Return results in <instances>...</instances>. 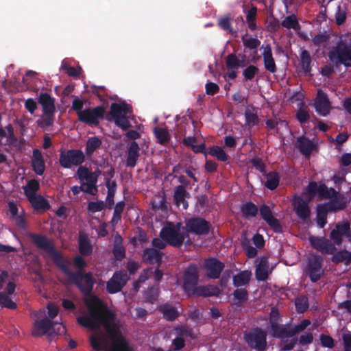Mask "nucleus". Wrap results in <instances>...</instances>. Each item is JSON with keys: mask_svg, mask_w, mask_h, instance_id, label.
Masks as SVG:
<instances>
[{"mask_svg": "<svg viewBox=\"0 0 351 351\" xmlns=\"http://www.w3.org/2000/svg\"><path fill=\"white\" fill-rule=\"evenodd\" d=\"M32 239L38 248L45 250L51 256L53 263L68 277L69 282L75 285L83 295L91 294L95 283L91 272L73 271L69 268L71 261L65 258L45 236L33 234Z\"/></svg>", "mask_w": 351, "mask_h": 351, "instance_id": "obj_1", "label": "nucleus"}, {"mask_svg": "<svg viewBox=\"0 0 351 351\" xmlns=\"http://www.w3.org/2000/svg\"><path fill=\"white\" fill-rule=\"evenodd\" d=\"M115 319V314L108 307L104 308V316L97 321V326L93 330L98 328L103 325L106 332L108 334L111 340L114 343L115 348L113 350H109L108 342L106 338L98 337L92 335L90 337V344L92 348L95 351H117V348H124L127 346V343L121 334L119 326L113 322Z\"/></svg>", "mask_w": 351, "mask_h": 351, "instance_id": "obj_2", "label": "nucleus"}, {"mask_svg": "<svg viewBox=\"0 0 351 351\" xmlns=\"http://www.w3.org/2000/svg\"><path fill=\"white\" fill-rule=\"evenodd\" d=\"M199 272L195 264H190L183 275V289L189 296L210 297L218 295L220 290L217 286H198Z\"/></svg>", "mask_w": 351, "mask_h": 351, "instance_id": "obj_3", "label": "nucleus"}, {"mask_svg": "<svg viewBox=\"0 0 351 351\" xmlns=\"http://www.w3.org/2000/svg\"><path fill=\"white\" fill-rule=\"evenodd\" d=\"M85 304L88 307V315L79 316L77 322L80 326L93 330L97 326V321L104 316V308L106 307L102 301L95 294L84 295Z\"/></svg>", "mask_w": 351, "mask_h": 351, "instance_id": "obj_4", "label": "nucleus"}, {"mask_svg": "<svg viewBox=\"0 0 351 351\" xmlns=\"http://www.w3.org/2000/svg\"><path fill=\"white\" fill-rule=\"evenodd\" d=\"M329 60L335 68L343 65L351 67V41L340 39L328 53Z\"/></svg>", "mask_w": 351, "mask_h": 351, "instance_id": "obj_5", "label": "nucleus"}, {"mask_svg": "<svg viewBox=\"0 0 351 351\" xmlns=\"http://www.w3.org/2000/svg\"><path fill=\"white\" fill-rule=\"evenodd\" d=\"M182 223L178 222L176 224L173 222H169L165 226L160 232V237L165 241L169 245L180 247L184 243L185 235L181 232L184 230Z\"/></svg>", "mask_w": 351, "mask_h": 351, "instance_id": "obj_6", "label": "nucleus"}, {"mask_svg": "<svg viewBox=\"0 0 351 351\" xmlns=\"http://www.w3.org/2000/svg\"><path fill=\"white\" fill-rule=\"evenodd\" d=\"M85 161V155L81 149H71L65 152L60 150L59 163L64 169H71L73 166H82Z\"/></svg>", "mask_w": 351, "mask_h": 351, "instance_id": "obj_7", "label": "nucleus"}, {"mask_svg": "<svg viewBox=\"0 0 351 351\" xmlns=\"http://www.w3.org/2000/svg\"><path fill=\"white\" fill-rule=\"evenodd\" d=\"M244 339L247 345L258 351H265L267 348V333L256 327L244 333Z\"/></svg>", "mask_w": 351, "mask_h": 351, "instance_id": "obj_8", "label": "nucleus"}, {"mask_svg": "<svg viewBox=\"0 0 351 351\" xmlns=\"http://www.w3.org/2000/svg\"><path fill=\"white\" fill-rule=\"evenodd\" d=\"M323 261V258L318 254H312L308 258L304 272L312 282H317L324 275Z\"/></svg>", "mask_w": 351, "mask_h": 351, "instance_id": "obj_9", "label": "nucleus"}, {"mask_svg": "<svg viewBox=\"0 0 351 351\" xmlns=\"http://www.w3.org/2000/svg\"><path fill=\"white\" fill-rule=\"evenodd\" d=\"M210 223L205 219L199 217H193L185 222L183 230L189 234L192 233L198 236L207 235L210 230Z\"/></svg>", "mask_w": 351, "mask_h": 351, "instance_id": "obj_10", "label": "nucleus"}, {"mask_svg": "<svg viewBox=\"0 0 351 351\" xmlns=\"http://www.w3.org/2000/svg\"><path fill=\"white\" fill-rule=\"evenodd\" d=\"M76 174L80 182H84L86 181L83 192L95 195L98 191L97 176L92 173L88 168L85 166L79 167Z\"/></svg>", "mask_w": 351, "mask_h": 351, "instance_id": "obj_11", "label": "nucleus"}, {"mask_svg": "<svg viewBox=\"0 0 351 351\" xmlns=\"http://www.w3.org/2000/svg\"><path fill=\"white\" fill-rule=\"evenodd\" d=\"M106 110L103 106H98L94 108H86L80 112L78 121L90 126H97L99 120L103 119Z\"/></svg>", "mask_w": 351, "mask_h": 351, "instance_id": "obj_12", "label": "nucleus"}, {"mask_svg": "<svg viewBox=\"0 0 351 351\" xmlns=\"http://www.w3.org/2000/svg\"><path fill=\"white\" fill-rule=\"evenodd\" d=\"M343 237H346L348 240L351 238L350 223L348 221L337 223L330 232V239L335 245H341Z\"/></svg>", "mask_w": 351, "mask_h": 351, "instance_id": "obj_13", "label": "nucleus"}, {"mask_svg": "<svg viewBox=\"0 0 351 351\" xmlns=\"http://www.w3.org/2000/svg\"><path fill=\"white\" fill-rule=\"evenodd\" d=\"M309 242L313 248L323 254H333L337 251L333 241L324 237L311 236L309 237Z\"/></svg>", "mask_w": 351, "mask_h": 351, "instance_id": "obj_14", "label": "nucleus"}, {"mask_svg": "<svg viewBox=\"0 0 351 351\" xmlns=\"http://www.w3.org/2000/svg\"><path fill=\"white\" fill-rule=\"evenodd\" d=\"M224 267V263L215 257H210L204 260V268L206 276L210 279L219 278Z\"/></svg>", "mask_w": 351, "mask_h": 351, "instance_id": "obj_15", "label": "nucleus"}, {"mask_svg": "<svg viewBox=\"0 0 351 351\" xmlns=\"http://www.w3.org/2000/svg\"><path fill=\"white\" fill-rule=\"evenodd\" d=\"M314 107L316 112L320 116L326 117L330 112L331 103L326 93L319 89L314 100Z\"/></svg>", "mask_w": 351, "mask_h": 351, "instance_id": "obj_16", "label": "nucleus"}, {"mask_svg": "<svg viewBox=\"0 0 351 351\" xmlns=\"http://www.w3.org/2000/svg\"><path fill=\"white\" fill-rule=\"evenodd\" d=\"M261 218L269 225V226L276 232L282 233V226L280 221L274 217L270 207L266 204H263L259 208Z\"/></svg>", "mask_w": 351, "mask_h": 351, "instance_id": "obj_17", "label": "nucleus"}, {"mask_svg": "<svg viewBox=\"0 0 351 351\" xmlns=\"http://www.w3.org/2000/svg\"><path fill=\"white\" fill-rule=\"evenodd\" d=\"M126 275L121 271H115L107 282L106 291L110 294L119 292L126 285Z\"/></svg>", "mask_w": 351, "mask_h": 351, "instance_id": "obj_18", "label": "nucleus"}, {"mask_svg": "<svg viewBox=\"0 0 351 351\" xmlns=\"http://www.w3.org/2000/svg\"><path fill=\"white\" fill-rule=\"evenodd\" d=\"M272 269H269L268 258L263 256L261 258L258 264L256 267L255 276L258 281H266L269 275L271 274Z\"/></svg>", "mask_w": 351, "mask_h": 351, "instance_id": "obj_19", "label": "nucleus"}, {"mask_svg": "<svg viewBox=\"0 0 351 351\" xmlns=\"http://www.w3.org/2000/svg\"><path fill=\"white\" fill-rule=\"evenodd\" d=\"M293 208L297 216L303 221L308 220L311 215V210L307 201L298 197L293 203Z\"/></svg>", "mask_w": 351, "mask_h": 351, "instance_id": "obj_20", "label": "nucleus"}, {"mask_svg": "<svg viewBox=\"0 0 351 351\" xmlns=\"http://www.w3.org/2000/svg\"><path fill=\"white\" fill-rule=\"evenodd\" d=\"M17 141L14 128L8 124L5 128L0 126V145H12Z\"/></svg>", "mask_w": 351, "mask_h": 351, "instance_id": "obj_21", "label": "nucleus"}, {"mask_svg": "<svg viewBox=\"0 0 351 351\" xmlns=\"http://www.w3.org/2000/svg\"><path fill=\"white\" fill-rule=\"evenodd\" d=\"M52 328H53V322L47 317L43 318L35 322L32 334L34 337H40L51 331Z\"/></svg>", "mask_w": 351, "mask_h": 351, "instance_id": "obj_22", "label": "nucleus"}, {"mask_svg": "<svg viewBox=\"0 0 351 351\" xmlns=\"http://www.w3.org/2000/svg\"><path fill=\"white\" fill-rule=\"evenodd\" d=\"M162 258V253L154 247H147L143 250L142 260L145 263L160 265Z\"/></svg>", "mask_w": 351, "mask_h": 351, "instance_id": "obj_23", "label": "nucleus"}, {"mask_svg": "<svg viewBox=\"0 0 351 351\" xmlns=\"http://www.w3.org/2000/svg\"><path fill=\"white\" fill-rule=\"evenodd\" d=\"M32 168L38 176L43 175L45 171V162L41 152L38 149L33 150L32 158Z\"/></svg>", "mask_w": 351, "mask_h": 351, "instance_id": "obj_24", "label": "nucleus"}, {"mask_svg": "<svg viewBox=\"0 0 351 351\" xmlns=\"http://www.w3.org/2000/svg\"><path fill=\"white\" fill-rule=\"evenodd\" d=\"M38 103L42 106L43 112H56L55 98L47 93H40L38 98Z\"/></svg>", "mask_w": 351, "mask_h": 351, "instance_id": "obj_25", "label": "nucleus"}, {"mask_svg": "<svg viewBox=\"0 0 351 351\" xmlns=\"http://www.w3.org/2000/svg\"><path fill=\"white\" fill-rule=\"evenodd\" d=\"M263 49V58L265 69L271 73H275L277 71V66L273 57L271 47L269 45H267Z\"/></svg>", "mask_w": 351, "mask_h": 351, "instance_id": "obj_26", "label": "nucleus"}, {"mask_svg": "<svg viewBox=\"0 0 351 351\" xmlns=\"http://www.w3.org/2000/svg\"><path fill=\"white\" fill-rule=\"evenodd\" d=\"M190 194L186 191L183 185H178L174 189L173 199L178 206H182L183 209L186 210L189 207L186 198H189Z\"/></svg>", "mask_w": 351, "mask_h": 351, "instance_id": "obj_27", "label": "nucleus"}, {"mask_svg": "<svg viewBox=\"0 0 351 351\" xmlns=\"http://www.w3.org/2000/svg\"><path fill=\"white\" fill-rule=\"evenodd\" d=\"M296 147L306 157H309L312 152L315 149V145L304 136L297 138Z\"/></svg>", "mask_w": 351, "mask_h": 351, "instance_id": "obj_28", "label": "nucleus"}, {"mask_svg": "<svg viewBox=\"0 0 351 351\" xmlns=\"http://www.w3.org/2000/svg\"><path fill=\"white\" fill-rule=\"evenodd\" d=\"M271 335L274 338L284 339L292 337L291 324H278L276 326L271 328Z\"/></svg>", "mask_w": 351, "mask_h": 351, "instance_id": "obj_29", "label": "nucleus"}, {"mask_svg": "<svg viewBox=\"0 0 351 351\" xmlns=\"http://www.w3.org/2000/svg\"><path fill=\"white\" fill-rule=\"evenodd\" d=\"M248 291L245 288H237L232 293L231 304L241 308L248 300Z\"/></svg>", "mask_w": 351, "mask_h": 351, "instance_id": "obj_30", "label": "nucleus"}, {"mask_svg": "<svg viewBox=\"0 0 351 351\" xmlns=\"http://www.w3.org/2000/svg\"><path fill=\"white\" fill-rule=\"evenodd\" d=\"M140 147L136 141H132L128 148V154L126 160V165L130 167H134L140 156Z\"/></svg>", "mask_w": 351, "mask_h": 351, "instance_id": "obj_31", "label": "nucleus"}, {"mask_svg": "<svg viewBox=\"0 0 351 351\" xmlns=\"http://www.w3.org/2000/svg\"><path fill=\"white\" fill-rule=\"evenodd\" d=\"M252 274L248 270L240 271L232 278V284L235 287L239 288L247 285L250 281Z\"/></svg>", "mask_w": 351, "mask_h": 351, "instance_id": "obj_32", "label": "nucleus"}, {"mask_svg": "<svg viewBox=\"0 0 351 351\" xmlns=\"http://www.w3.org/2000/svg\"><path fill=\"white\" fill-rule=\"evenodd\" d=\"M330 212H337L344 210L347 206V203L343 197L338 196L332 198L328 203L324 204Z\"/></svg>", "mask_w": 351, "mask_h": 351, "instance_id": "obj_33", "label": "nucleus"}, {"mask_svg": "<svg viewBox=\"0 0 351 351\" xmlns=\"http://www.w3.org/2000/svg\"><path fill=\"white\" fill-rule=\"evenodd\" d=\"M27 199L31 203L32 207L36 210H43L45 211L50 208L49 202L40 195H34Z\"/></svg>", "mask_w": 351, "mask_h": 351, "instance_id": "obj_34", "label": "nucleus"}, {"mask_svg": "<svg viewBox=\"0 0 351 351\" xmlns=\"http://www.w3.org/2000/svg\"><path fill=\"white\" fill-rule=\"evenodd\" d=\"M79 252L82 256H90L93 253V246L86 234H80L79 237Z\"/></svg>", "mask_w": 351, "mask_h": 351, "instance_id": "obj_35", "label": "nucleus"}, {"mask_svg": "<svg viewBox=\"0 0 351 351\" xmlns=\"http://www.w3.org/2000/svg\"><path fill=\"white\" fill-rule=\"evenodd\" d=\"M132 113V108L125 102L121 104L112 103L110 106V114H125L128 115Z\"/></svg>", "mask_w": 351, "mask_h": 351, "instance_id": "obj_36", "label": "nucleus"}, {"mask_svg": "<svg viewBox=\"0 0 351 351\" xmlns=\"http://www.w3.org/2000/svg\"><path fill=\"white\" fill-rule=\"evenodd\" d=\"M232 16L230 14H225L217 19V25L219 28L230 34L237 33L232 26Z\"/></svg>", "mask_w": 351, "mask_h": 351, "instance_id": "obj_37", "label": "nucleus"}, {"mask_svg": "<svg viewBox=\"0 0 351 351\" xmlns=\"http://www.w3.org/2000/svg\"><path fill=\"white\" fill-rule=\"evenodd\" d=\"M105 184L108 189L106 199V206L108 208L110 209L114 204V197L117 191V184L116 181H110L109 179H106Z\"/></svg>", "mask_w": 351, "mask_h": 351, "instance_id": "obj_38", "label": "nucleus"}, {"mask_svg": "<svg viewBox=\"0 0 351 351\" xmlns=\"http://www.w3.org/2000/svg\"><path fill=\"white\" fill-rule=\"evenodd\" d=\"M332 255L331 261L336 265L343 262L346 265L351 263V254L346 249L336 251Z\"/></svg>", "mask_w": 351, "mask_h": 351, "instance_id": "obj_39", "label": "nucleus"}, {"mask_svg": "<svg viewBox=\"0 0 351 351\" xmlns=\"http://www.w3.org/2000/svg\"><path fill=\"white\" fill-rule=\"evenodd\" d=\"M241 212L244 218L250 219L257 215L258 208L253 202H247L241 206Z\"/></svg>", "mask_w": 351, "mask_h": 351, "instance_id": "obj_40", "label": "nucleus"}, {"mask_svg": "<svg viewBox=\"0 0 351 351\" xmlns=\"http://www.w3.org/2000/svg\"><path fill=\"white\" fill-rule=\"evenodd\" d=\"M264 176L266 177L267 180L265 182V186L271 190H275L279 185L280 176L276 171H270L265 173Z\"/></svg>", "mask_w": 351, "mask_h": 351, "instance_id": "obj_41", "label": "nucleus"}, {"mask_svg": "<svg viewBox=\"0 0 351 351\" xmlns=\"http://www.w3.org/2000/svg\"><path fill=\"white\" fill-rule=\"evenodd\" d=\"M160 311L162 313L163 317L167 321L172 322L179 316L177 309L170 304H166L161 306Z\"/></svg>", "mask_w": 351, "mask_h": 351, "instance_id": "obj_42", "label": "nucleus"}, {"mask_svg": "<svg viewBox=\"0 0 351 351\" xmlns=\"http://www.w3.org/2000/svg\"><path fill=\"white\" fill-rule=\"evenodd\" d=\"M281 26L287 28V29H293L296 32L300 30L301 29V25L298 22V18L294 14L287 16L282 21Z\"/></svg>", "mask_w": 351, "mask_h": 351, "instance_id": "obj_43", "label": "nucleus"}, {"mask_svg": "<svg viewBox=\"0 0 351 351\" xmlns=\"http://www.w3.org/2000/svg\"><path fill=\"white\" fill-rule=\"evenodd\" d=\"M102 144L98 136L89 137L86 143L85 153L87 156H91L95 151L99 149Z\"/></svg>", "mask_w": 351, "mask_h": 351, "instance_id": "obj_44", "label": "nucleus"}, {"mask_svg": "<svg viewBox=\"0 0 351 351\" xmlns=\"http://www.w3.org/2000/svg\"><path fill=\"white\" fill-rule=\"evenodd\" d=\"M300 58V65L303 71L306 74L310 73L312 69V58L310 53L306 49H304L301 51Z\"/></svg>", "mask_w": 351, "mask_h": 351, "instance_id": "obj_45", "label": "nucleus"}, {"mask_svg": "<svg viewBox=\"0 0 351 351\" xmlns=\"http://www.w3.org/2000/svg\"><path fill=\"white\" fill-rule=\"evenodd\" d=\"M24 194L27 198L36 195V192L40 189V184L36 179L29 180L25 186H23Z\"/></svg>", "mask_w": 351, "mask_h": 351, "instance_id": "obj_46", "label": "nucleus"}, {"mask_svg": "<svg viewBox=\"0 0 351 351\" xmlns=\"http://www.w3.org/2000/svg\"><path fill=\"white\" fill-rule=\"evenodd\" d=\"M55 121V112H43L40 118L36 121L38 126L41 128H47L53 125Z\"/></svg>", "mask_w": 351, "mask_h": 351, "instance_id": "obj_47", "label": "nucleus"}, {"mask_svg": "<svg viewBox=\"0 0 351 351\" xmlns=\"http://www.w3.org/2000/svg\"><path fill=\"white\" fill-rule=\"evenodd\" d=\"M295 306L298 313H303L308 309V298L305 295H299L295 299Z\"/></svg>", "mask_w": 351, "mask_h": 351, "instance_id": "obj_48", "label": "nucleus"}, {"mask_svg": "<svg viewBox=\"0 0 351 351\" xmlns=\"http://www.w3.org/2000/svg\"><path fill=\"white\" fill-rule=\"evenodd\" d=\"M226 65L228 69L236 70L244 66L243 60H239L234 53H230L226 57Z\"/></svg>", "mask_w": 351, "mask_h": 351, "instance_id": "obj_49", "label": "nucleus"}, {"mask_svg": "<svg viewBox=\"0 0 351 351\" xmlns=\"http://www.w3.org/2000/svg\"><path fill=\"white\" fill-rule=\"evenodd\" d=\"M330 212L324 204H319L317 208V223L319 227L324 228L327 223V214Z\"/></svg>", "mask_w": 351, "mask_h": 351, "instance_id": "obj_50", "label": "nucleus"}, {"mask_svg": "<svg viewBox=\"0 0 351 351\" xmlns=\"http://www.w3.org/2000/svg\"><path fill=\"white\" fill-rule=\"evenodd\" d=\"M174 331L177 336L181 337L182 338H196V335H195L193 328H190L186 325L178 326L174 328Z\"/></svg>", "mask_w": 351, "mask_h": 351, "instance_id": "obj_51", "label": "nucleus"}, {"mask_svg": "<svg viewBox=\"0 0 351 351\" xmlns=\"http://www.w3.org/2000/svg\"><path fill=\"white\" fill-rule=\"evenodd\" d=\"M112 117L114 123L121 128L123 130H127L130 128L131 123L128 119V117L125 114H110Z\"/></svg>", "mask_w": 351, "mask_h": 351, "instance_id": "obj_52", "label": "nucleus"}, {"mask_svg": "<svg viewBox=\"0 0 351 351\" xmlns=\"http://www.w3.org/2000/svg\"><path fill=\"white\" fill-rule=\"evenodd\" d=\"M154 132L160 144L165 145L170 141L171 136L166 129L156 127L154 128Z\"/></svg>", "mask_w": 351, "mask_h": 351, "instance_id": "obj_53", "label": "nucleus"}, {"mask_svg": "<svg viewBox=\"0 0 351 351\" xmlns=\"http://www.w3.org/2000/svg\"><path fill=\"white\" fill-rule=\"evenodd\" d=\"M208 154L222 162H226L228 160V155L221 147L217 145L212 146L208 151Z\"/></svg>", "mask_w": 351, "mask_h": 351, "instance_id": "obj_54", "label": "nucleus"}, {"mask_svg": "<svg viewBox=\"0 0 351 351\" xmlns=\"http://www.w3.org/2000/svg\"><path fill=\"white\" fill-rule=\"evenodd\" d=\"M310 324L311 321L307 319H302L301 322L297 325H293L291 324L292 337H294L297 334L304 331Z\"/></svg>", "mask_w": 351, "mask_h": 351, "instance_id": "obj_55", "label": "nucleus"}, {"mask_svg": "<svg viewBox=\"0 0 351 351\" xmlns=\"http://www.w3.org/2000/svg\"><path fill=\"white\" fill-rule=\"evenodd\" d=\"M310 324L311 321L307 319H302L301 322L297 325H293L291 324L292 337H294L297 334L304 331Z\"/></svg>", "mask_w": 351, "mask_h": 351, "instance_id": "obj_56", "label": "nucleus"}, {"mask_svg": "<svg viewBox=\"0 0 351 351\" xmlns=\"http://www.w3.org/2000/svg\"><path fill=\"white\" fill-rule=\"evenodd\" d=\"M245 125L249 127H252L257 125L259 122V119L256 113L252 112L250 110H246L245 112Z\"/></svg>", "mask_w": 351, "mask_h": 351, "instance_id": "obj_57", "label": "nucleus"}, {"mask_svg": "<svg viewBox=\"0 0 351 351\" xmlns=\"http://www.w3.org/2000/svg\"><path fill=\"white\" fill-rule=\"evenodd\" d=\"M0 299V305L2 308H7L12 310H14L17 308L16 303L12 301L5 293L2 292Z\"/></svg>", "mask_w": 351, "mask_h": 351, "instance_id": "obj_58", "label": "nucleus"}, {"mask_svg": "<svg viewBox=\"0 0 351 351\" xmlns=\"http://www.w3.org/2000/svg\"><path fill=\"white\" fill-rule=\"evenodd\" d=\"M282 318L280 315L279 311L277 307L274 306L271 307V311L269 313V324L270 327L272 328L274 326H276L278 324H280Z\"/></svg>", "mask_w": 351, "mask_h": 351, "instance_id": "obj_59", "label": "nucleus"}, {"mask_svg": "<svg viewBox=\"0 0 351 351\" xmlns=\"http://www.w3.org/2000/svg\"><path fill=\"white\" fill-rule=\"evenodd\" d=\"M242 42L245 47L250 49H256L261 44V41L256 38H246L245 36L242 37Z\"/></svg>", "mask_w": 351, "mask_h": 351, "instance_id": "obj_60", "label": "nucleus"}, {"mask_svg": "<svg viewBox=\"0 0 351 351\" xmlns=\"http://www.w3.org/2000/svg\"><path fill=\"white\" fill-rule=\"evenodd\" d=\"M335 23L338 25H343L346 20V10L342 8L341 5H338L337 11L335 14Z\"/></svg>", "mask_w": 351, "mask_h": 351, "instance_id": "obj_61", "label": "nucleus"}, {"mask_svg": "<svg viewBox=\"0 0 351 351\" xmlns=\"http://www.w3.org/2000/svg\"><path fill=\"white\" fill-rule=\"evenodd\" d=\"M258 72V68L254 65H249L243 71V75L245 80H252Z\"/></svg>", "mask_w": 351, "mask_h": 351, "instance_id": "obj_62", "label": "nucleus"}, {"mask_svg": "<svg viewBox=\"0 0 351 351\" xmlns=\"http://www.w3.org/2000/svg\"><path fill=\"white\" fill-rule=\"evenodd\" d=\"M330 38V36L326 33L318 34L313 38L312 42L316 47H320L326 43Z\"/></svg>", "mask_w": 351, "mask_h": 351, "instance_id": "obj_63", "label": "nucleus"}, {"mask_svg": "<svg viewBox=\"0 0 351 351\" xmlns=\"http://www.w3.org/2000/svg\"><path fill=\"white\" fill-rule=\"evenodd\" d=\"M319 340L321 342V345L323 347H326L328 348H332L335 347V340L330 335L322 334L319 336Z\"/></svg>", "mask_w": 351, "mask_h": 351, "instance_id": "obj_64", "label": "nucleus"}]
</instances>
